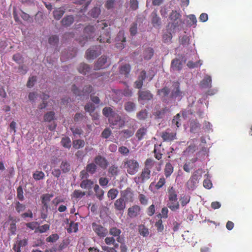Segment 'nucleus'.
Returning <instances> with one entry per match:
<instances>
[{
	"mask_svg": "<svg viewBox=\"0 0 252 252\" xmlns=\"http://www.w3.org/2000/svg\"><path fill=\"white\" fill-rule=\"evenodd\" d=\"M156 162L151 158H148L145 163V166L138 176L134 177V181L137 185L143 184L151 177V169Z\"/></svg>",
	"mask_w": 252,
	"mask_h": 252,
	"instance_id": "obj_2",
	"label": "nucleus"
},
{
	"mask_svg": "<svg viewBox=\"0 0 252 252\" xmlns=\"http://www.w3.org/2000/svg\"><path fill=\"white\" fill-rule=\"evenodd\" d=\"M118 151L119 153L124 156L128 155L129 153V149L127 147L123 146L120 147L119 148Z\"/></svg>",
	"mask_w": 252,
	"mask_h": 252,
	"instance_id": "obj_58",
	"label": "nucleus"
},
{
	"mask_svg": "<svg viewBox=\"0 0 252 252\" xmlns=\"http://www.w3.org/2000/svg\"><path fill=\"white\" fill-rule=\"evenodd\" d=\"M74 22V17L72 15L65 16L62 20L61 23L63 26L68 27Z\"/></svg>",
	"mask_w": 252,
	"mask_h": 252,
	"instance_id": "obj_28",
	"label": "nucleus"
},
{
	"mask_svg": "<svg viewBox=\"0 0 252 252\" xmlns=\"http://www.w3.org/2000/svg\"><path fill=\"white\" fill-rule=\"evenodd\" d=\"M134 131L131 129H124L120 131V134L125 138H128L134 134Z\"/></svg>",
	"mask_w": 252,
	"mask_h": 252,
	"instance_id": "obj_37",
	"label": "nucleus"
},
{
	"mask_svg": "<svg viewBox=\"0 0 252 252\" xmlns=\"http://www.w3.org/2000/svg\"><path fill=\"white\" fill-rule=\"evenodd\" d=\"M59 238V236L57 234H53L47 238L46 241L48 242L54 243L57 241Z\"/></svg>",
	"mask_w": 252,
	"mask_h": 252,
	"instance_id": "obj_54",
	"label": "nucleus"
},
{
	"mask_svg": "<svg viewBox=\"0 0 252 252\" xmlns=\"http://www.w3.org/2000/svg\"><path fill=\"white\" fill-rule=\"evenodd\" d=\"M108 183L109 180L106 177H101L99 179V184L101 187H106Z\"/></svg>",
	"mask_w": 252,
	"mask_h": 252,
	"instance_id": "obj_62",
	"label": "nucleus"
},
{
	"mask_svg": "<svg viewBox=\"0 0 252 252\" xmlns=\"http://www.w3.org/2000/svg\"><path fill=\"white\" fill-rule=\"evenodd\" d=\"M158 94L162 101L167 103H171L173 100L174 102L176 100L180 101L184 94L180 90V84L177 82H174L170 89L165 87L159 90Z\"/></svg>",
	"mask_w": 252,
	"mask_h": 252,
	"instance_id": "obj_1",
	"label": "nucleus"
},
{
	"mask_svg": "<svg viewBox=\"0 0 252 252\" xmlns=\"http://www.w3.org/2000/svg\"><path fill=\"white\" fill-rule=\"evenodd\" d=\"M115 113V112L109 107H105L102 110V113L103 115L108 118V120H109V118L113 116V113Z\"/></svg>",
	"mask_w": 252,
	"mask_h": 252,
	"instance_id": "obj_35",
	"label": "nucleus"
},
{
	"mask_svg": "<svg viewBox=\"0 0 252 252\" xmlns=\"http://www.w3.org/2000/svg\"><path fill=\"white\" fill-rule=\"evenodd\" d=\"M173 172V167L170 163H167L164 169V174L166 177H169Z\"/></svg>",
	"mask_w": 252,
	"mask_h": 252,
	"instance_id": "obj_36",
	"label": "nucleus"
},
{
	"mask_svg": "<svg viewBox=\"0 0 252 252\" xmlns=\"http://www.w3.org/2000/svg\"><path fill=\"white\" fill-rule=\"evenodd\" d=\"M197 140L194 138L190 142V144L188 147L186 149L185 152L188 153H193L197 149Z\"/></svg>",
	"mask_w": 252,
	"mask_h": 252,
	"instance_id": "obj_24",
	"label": "nucleus"
},
{
	"mask_svg": "<svg viewBox=\"0 0 252 252\" xmlns=\"http://www.w3.org/2000/svg\"><path fill=\"white\" fill-rule=\"evenodd\" d=\"M94 190L95 192V195L97 197V198L100 200H101L103 199V195H104V191L101 189L99 187V186L96 184L94 185Z\"/></svg>",
	"mask_w": 252,
	"mask_h": 252,
	"instance_id": "obj_30",
	"label": "nucleus"
},
{
	"mask_svg": "<svg viewBox=\"0 0 252 252\" xmlns=\"http://www.w3.org/2000/svg\"><path fill=\"white\" fill-rule=\"evenodd\" d=\"M181 15L177 11H172L169 16V19L171 21L172 25L174 28L178 27L181 24L182 21L180 19Z\"/></svg>",
	"mask_w": 252,
	"mask_h": 252,
	"instance_id": "obj_11",
	"label": "nucleus"
},
{
	"mask_svg": "<svg viewBox=\"0 0 252 252\" xmlns=\"http://www.w3.org/2000/svg\"><path fill=\"white\" fill-rule=\"evenodd\" d=\"M15 209L16 211L20 213L21 212L24 211L26 209V205L17 201L15 203Z\"/></svg>",
	"mask_w": 252,
	"mask_h": 252,
	"instance_id": "obj_49",
	"label": "nucleus"
},
{
	"mask_svg": "<svg viewBox=\"0 0 252 252\" xmlns=\"http://www.w3.org/2000/svg\"><path fill=\"white\" fill-rule=\"evenodd\" d=\"M108 197L111 199H114L118 194V190L116 189H112L108 192Z\"/></svg>",
	"mask_w": 252,
	"mask_h": 252,
	"instance_id": "obj_45",
	"label": "nucleus"
},
{
	"mask_svg": "<svg viewBox=\"0 0 252 252\" xmlns=\"http://www.w3.org/2000/svg\"><path fill=\"white\" fill-rule=\"evenodd\" d=\"M85 145V142L83 140H76L73 141V146L75 149H79L82 148Z\"/></svg>",
	"mask_w": 252,
	"mask_h": 252,
	"instance_id": "obj_47",
	"label": "nucleus"
},
{
	"mask_svg": "<svg viewBox=\"0 0 252 252\" xmlns=\"http://www.w3.org/2000/svg\"><path fill=\"white\" fill-rule=\"evenodd\" d=\"M200 124L197 121H192L190 124V131L192 133H195L200 128Z\"/></svg>",
	"mask_w": 252,
	"mask_h": 252,
	"instance_id": "obj_31",
	"label": "nucleus"
},
{
	"mask_svg": "<svg viewBox=\"0 0 252 252\" xmlns=\"http://www.w3.org/2000/svg\"><path fill=\"white\" fill-rule=\"evenodd\" d=\"M168 207L172 211L178 210L179 208V204L177 201V194L173 187L168 189Z\"/></svg>",
	"mask_w": 252,
	"mask_h": 252,
	"instance_id": "obj_4",
	"label": "nucleus"
},
{
	"mask_svg": "<svg viewBox=\"0 0 252 252\" xmlns=\"http://www.w3.org/2000/svg\"><path fill=\"white\" fill-rule=\"evenodd\" d=\"M50 228V225L47 224H44L43 225L40 226L38 227V231L40 233H44L48 230Z\"/></svg>",
	"mask_w": 252,
	"mask_h": 252,
	"instance_id": "obj_64",
	"label": "nucleus"
},
{
	"mask_svg": "<svg viewBox=\"0 0 252 252\" xmlns=\"http://www.w3.org/2000/svg\"><path fill=\"white\" fill-rule=\"evenodd\" d=\"M107 25L105 23H102L96 26V28L97 29L101 28L103 31V33L101 34L97 39L100 42H111L109 32L108 31V29H104V28L107 27Z\"/></svg>",
	"mask_w": 252,
	"mask_h": 252,
	"instance_id": "obj_5",
	"label": "nucleus"
},
{
	"mask_svg": "<svg viewBox=\"0 0 252 252\" xmlns=\"http://www.w3.org/2000/svg\"><path fill=\"white\" fill-rule=\"evenodd\" d=\"M92 228L96 235L100 238H104L107 235V229L105 227L95 222L92 223Z\"/></svg>",
	"mask_w": 252,
	"mask_h": 252,
	"instance_id": "obj_6",
	"label": "nucleus"
},
{
	"mask_svg": "<svg viewBox=\"0 0 252 252\" xmlns=\"http://www.w3.org/2000/svg\"><path fill=\"white\" fill-rule=\"evenodd\" d=\"M137 25L136 23H133L130 28V32L131 35H135L137 33Z\"/></svg>",
	"mask_w": 252,
	"mask_h": 252,
	"instance_id": "obj_59",
	"label": "nucleus"
},
{
	"mask_svg": "<svg viewBox=\"0 0 252 252\" xmlns=\"http://www.w3.org/2000/svg\"><path fill=\"white\" fill-rule=\"evenodd\" d=\"M202 64V63L200 61H199L198 62L193 63L192 61H189L187 63V66L190 68H193L195 67H197L198 66H200Z\"/></svg>",
	"mask_w": 252,
	"mask_h": 252,
	"instance_id": "obj_60",
	"label": "nucleus"
},
{
	"mask_svg": "<svg viewBox=\"0 0 252 252\" xmlns=\"http://www.w3.org/2000/svg\"><path fill=\"white\" fill-rule=\"evenodd\" d=\"M161 137L164 141H171L176 139V133L166 130L162 132Z\"/></svg>",
	"mask_w": 252,
	"mask_h": 252,
	"instance_id": "obj_22",
	"label": "nucleus"
},
{
	"mask_svg": "<svg viewBox=\"0 0 252 252\" xmlns=\"http://www.w3.org/2000/svg\"><path fill=\"white\" fill-rule=\"evenodd\" d=\"M151 21L153 26L157 29H159L161 26L162 22L160 18L158 16L157 10L155 9L151 14Z\"/></svg>",
	"mask_w": 252,
	"mask_h": 252,
	"instance_id": "obj_9",
	"label": "nucleus"
},
{
	"mask_svg": "<svg viewBox=\"0 0 252 252\" xmlns=\"http://www.w3.org/2000/svg\"><path fill=\"white\" fill-rule=\"evenodd\" d=\"M55 113L53 112H49L44 116V121L46 122H51L54 118Z\"/></svg>",
	"mask_w": 252,
	"mask_h": 252,
	"instance_id": "obj_53",
	"label": "nucleus"
},
{
	"mask_svg": "<svg viewBox=\"0 0 252 252\" xmlns=\"http://www.w3.org/2000/svg\"><path fill=\"white\" fill-rule=\"evenodd\" d=\"M108 172L112 176H116L118 174L119 169L117 166L112 165L109 167Z\"/></svg>",
	"mask_w": 252,
	"mask_h": 252,
	"instance_id": "obj_52",
	"label": "nucleus"
},
{
	"mask_svg": "<svg viewBox=\"0 0 252 252\" xmlns=\"http://www.w3.org/2000/svg\"><path fill=\"white\" fill-rule=\"evenodd\" d=\"M65 10L63 7L55 8L53 12L54 18L57 20H60L65 13Z\"/></svg>",
	"mask_w": 252,
	"mask_h": 252,
	"instance_id": "obj_23",
	"label": "nucleus"
},
{
	"mask_svg": "<svg viewBox=\"0 0 252 252\" xmlns=\"http://www.w3.org/2000/svg\"><path fill=\"white\" fill-rule=\"evenodd\" d=\"M108 120L112 125L118 126L120 127H122L125 125V121L116 112L113 113V116Z\"/></svg>",
	"mask_w": 252,
	"mask_h": 252,
	"instance_id": "obj_8",
	"label": "nucleus"
},
{
	"mask_svg": "<svg viewBox=\"0 0 252 252\" xmlns=\"http://www.w3.org/2000/svg\"><path fill=\"white\" fill-rule=\"evenodd\" d=\"M172 124L176 125L177 127H179L181 124L180 123V114H177L172 120Z\"/></svg>",
	"mask_w": 252,
	"mask_h": 252,
	"instance_id": "obj_57",
	"label": "nucleus"
},
{
	"mask_svg": "<svg viewBox=\"0 0 252 252\" xmlns=\"http://www.w3.org/2000/svg\"><path fill=\"white\" fill-rule=\"evenodd\" d=\"M147 132V130L146 128L142 127V128H139L137 130V131L135 134L136 137L138 139V140H139V141L141 140L144 137V136L146 135Z\"/></svg>",
	"mask_w": 252,
	"mask_h": 252,
	"instance_id": "obj_33",
	"label": "nucleus"
},
{
	"mask_svg": "<svg viewBox=\"0 0 252 252\" xmlns=\"http://www.w3.org/2000/svg\"><path fill=\"white\" fill-rule=\"evenodd\" d=\"M61 143L62 145L64 148L69 149L71 147V140L68 137H63Z\"/></svg>",
	"mask_w": 252,
	"mask_h": 252,
	"instance_id": "obj_39",
	"label": "nucleus"
},
{
	"mask_svg": "<svg viewBox=\"0 0 252 252\" xmlns=\"http://www.w3.org/2000/svg\"><path fill=\"white\" fill-rule=\"evenodd\" d=\"M44 177V173L43 172L40 171H36L33 174V177L36 180H40L43 179Z\"/></svg>",
	"mask_w": 252,
	"mask_h": 252,
	"instance_id": "obj_48",
	"label": "nucleus"
},
{
	"mask_svg": "<svg viewBox=\"0 0 252 252\" xmlns=\"http://www.w3.org/2000/svg\"><path fill=\"white\" fill-rule=\"evenodd\" d=\"M124 167L127 173L131 175H134L139 170V163L133 159H125L123 161Z\"/></svg>",
	"mask_w": 252,
	"mask_h": 252,
	"instance_id": "obj_3",
	"label": "nucleus"
},
{
	"mask_svg": "<svg viewBox=\"0 0 252 252\" xmlns=\"http://www.w3.org/2000/svg\"><path fill=\"white\" fill-rule=\"evenodd\" d=\"M95 164L99 166L102 169H106L108 165L107 160L101 156H97L94 158Z\"/></svg>",
	"mask_w": 252,
	"mask_h": 252,
	"instance_id": "obj_15",
	"label": "nucleus"
},
{
	"mask_svg": "<svg viewBox=\"0 0 252 252\" xmlns=\"http://www.w3.org/2000/svg\"><path fill=\"white\" fill-rule=\"evenodd\" d=\"M73 93L79 96L87 95L93 91V87L91 85H88L84 87L83 90L81 91L75 85H73L72 88Z\"/></svg>",
	"mask_w": 252,
	"mask_h": 252,
	"instance_id": "obj_10",
	"label": "nucleus"
},
{
	"mask_svg": "<svg viewBox=\"0 0 252 252\" xmlns=\"http://www.w3.org/2000/svg\"><path fill=\"white\" fill-rule=\"evenodd\" d=\"M100 54V46H93L86 51V58L87 60H94Z\"/></svg>",
	"mask_w": 252,
	"mask_h": 252,
	"instance_id": "obj_7",
	"label": "nucleus"
},
{
	"mask_svg": "<svg viewBox=\"0 0 252 252\" xmlns=\"http://www.w3.org/2000/svg\"><path fill=\"white\" fill-rule=\"evenodd\" d=\"M122 231L116 227H112L109 229V234L113 237L116 238V241L119 243H122L125 241L123 237L121 236Z\"/></svg>",
	"mask_w": 252,
	"mask_h": 252,
	"instance_id": "obj_13",
	"label": "nucleus"
},
{
	"mask_svg": "<svg viewBox=\"0 0 252 252\" xmlns=\"http://www.w3.org/2000/svg\"><path fill=\"white\" fill-rule=\"evenodd\" d=\"M118 93L121 94L125 96L130 97L132 95V92L130 89L126 88L124 90H120L118 91Z\"/></svg>",
	"mask_w": 252,
	"mask_h": 252,
	"instance_id": "obj_42",
	"label": "nucleus"
},
{
	"mask_svg": "<svg viewBox=\"0 0 252 252\" xmlns=\"http://www.w3.org/2000/svg\"><path fill=\"white\" fill-rule=\"evenodd\" d=\"M108 64L107 63V58L105 56H102L99 58L94 65V69L98 70L107 67Z\"/></svg>",
	"mask_w": 252,
	"mask_h": 252,
	"instance_id": "obj_18",
	"label": "nucleus"
},
{
	"mask_svg": "<svg viewBox=\"0 0 252 252\" xmlns=\"http://www.w3.org/2000/svg\"><path fill=\"white\" fill-rule=\"evenodd\" d=\"M95 28L93 26H88L84 29L85 32L88 34L87 38H93L94 36Z\"/></svg>",
	"mask_w": 252,
	"mask_h": 252,
	"instance_id": "obj_26",
	"label": "nucleus"
},
{
	"mask_svg": "<svg viewBox=\"0 0 252 252\" xmlns=\"http://www.w3.org/2000/svg\"><path fill=\"white\" fill-rule=\"evenodd\" d=\"M121 198H124L125 202H132L134 200V194L130 188H127L121 192Z\"/></svg>",
	"mask_w": 252,
	"mask_h": 252,
	"instance_id": "obj_14",
	"label": "nucleus"
},
{
	"mask_svg": "<svg viewBox=\"0 0 252 252\" xmlns=\"http://www.w3.org/2000/svg\"><path fill=\"white\" fill-rule=\"evenodd\" d=\"M199 85L202 89L210 88L212 87L211 77L206 75L204 78L200 82Z\"/></svg>",
	"mask_w": 252,
	"mask_h": 252,
	"instance_id": "obj_20",
	"label": "nucleus"
},
{
	"mask_svg": "<svg viewBox=\"0 0 252 252\" xmlns=\"http://www.w3.org/2000/svg\"><path fill=\"white\" fill-rule=\"evenodd\" d=\"M23 193L22 187L21 186H19L17 189V197L21 201H23L24 200Z\"/></svg>",
	"mask_w": 252,
	"mask_h": 252,
	"instance_id": "obj_51",
	"label": "nucleus"
},
{
	"mask_svg": "<svg viewBox=\"0 0 252 252\" xmlns=\"http://www.w3.org/2000/svg\"><path fill=\"white\" fill-rule=\"evenodd\" d=\"M60 168L63 172L67 173L70 170V164L66 160L63 161L60 165Z\"/></svg>",
	"mask_w": 252,
	"mask_h": 252,
	"instance_id": "obj_34",
	"label": "nucleus"
},
{
	"mask_svg": "<svg viewBox=\"0 0 252 252\" xmlns=\"http://www.w3.org/2000/svg\"><path fill=\"white\" fill-rule=\"evenodd\" d=\"M117 42H126V37H125V33L123 31H120L118 34L115 39Z\"/></svg>",
	"mask_w": 252,
	"mask_h": 252,
	"instance_id": "obj_46",
	"label": "nucleus"
},
{
	"mask_svg": "<svg viewBox=\"0 0 252 252\" xmlns=\"http://www.w3.org/2000/svg\"><path fill=\"white\" fill-rule=\"evenodd\" d=\"M130 70V66L129 64H125L120 68V72L121 74H124L126 76L129 73Z\"/></svg>",
	"mask_w": 252,
	"mask_h": 252,
	"instance_id": "obj_41",
	"label": "nucleus"
},
{
	"mask_svg": "<svg viewBox=\"0 0 252 252\" xmlns=\"http://www.w3.org/2000/svg\"><path fill=\"white\" fill-rule=\"evenodd\" d=\"M171 68L173 70H179L182 68V64L180 60H173L171 63Z\"/></svg>",
	"mask_w": 252,
	"mask_h": 252,
	"instance_id": "obj_38",
	"label": "nucleus"
},
{
	"mask_svg": "<svg viewBox=\"0 0 252 252\" xmlns=\"http://www.w3.org/2000/svg\"><path fill=\"white\" fill-rule=\"evenodd\" d=\"M153 49L151 48H148L144 51L143 53V56L145 59L149 60L153 56Z\"/></svg>",
	"mask_w": 252,
	"mask_h": 252,
	"instance_id": "obj_40",
	"label": "nucleus"
},
{
	"mask_svg": "<svg viewBox=\"0 0 252 252\" xmlns=\"http://www.w3.org/2000/svg\"><path fill=\"white\" fill-rule=\"evenodd\" d=\"M78 69L80 73L86 75L87 73L90 72L91 67L88 64L82 63L79 65Z\"/></svg>",
	"mask_w": 252,
	"mask_h": 252,
	"instance_id": "obj_29",
	"label": "nucleus"
},
{
	"mask_svg": "<svg viewBox=\"0 0 252 252\" xmlns=\"http://www.w3.org/2000/svg\"><path fill=\"white\" fill-rule=\"evenodd\" d=\"M139 100H149L153 97V95L147 90H140L138 92Z\"/></svg>",
	"mask_w": 252,
	"mask_h": 252,
	"instance_id": "obj_21",
	"label": "nucleus"
},
{
	"mask_svg": "<svg viewBox=\"0 0 252 252\" xmlns=\"http://www.w3.org/2000/svg\"><path fill=\"white\" fill-rule=\"evenodd\" d=\"M125 110L127 112H132L136 110V105L132 101H127L124 104Z\"/></svg>",
	"mask_w": 252,
	"mask_h": 252,
	"instance_id": "obj_25",
	"label": "nucleus"
},
{
	"mask_svg": "<svg viewBox=\"0 0 252 252\" xmlns=\"http://www.w3.org/2000/svg\"><path fill=\"white\" fill-rule=\"evenodd\" d=\"M100 9L97 7L93 8L89 12V14L93 18H97L100 13Z\"/></svg>",
	"mask_w": 252,
	"mask_h": 252,
	"instance_id": "obj_43",
	"label": "nucleus"
},
{
	"mask_svg": "<svg viewBox=\"0 0 252 252\" xmlns=\"http://www.w3.org/2000/svg\"><path fill=\"white\" fill-rule=\"evenodd\" d=\"M172 39V34L169 32H166L163 35V40L165 43H169Z\"/></svg>",
	"mask_w": 252,
	"mask_h": 252,
	"instance_id": "obj_55",
	"label": "nucleus"
},
{
	"mask_svg": "<svg viewBox=\"0 0 252 252\" xmlns=\"http://www.w3.org/2000/svg\"><path fill=\"white\" fill-rule=\"evenodd\" d=\"M126 202L124 200V198H119L117 199L114 203L115 209L119 211L120 213L124 212L126 208Z\"/></svg>",
	"mask_w": 252,
	"mask_h": 252,
	"instance_id": "obj_17",
	"label": "nucleus"
},
{
	"mask_svg": "<svg viewBox=\"0 0 252 252\" xmlns=\"http://www.w3.org/2000/svg\"><path fill=\"white\" fill-rule=\"evenodd\" d=\"M97 168V165L95 164V163H90L86 165L85 169L89 172V173L91 175H93L96 171Z\"/></svg>",
	"mask_w": 252,
	"mask_h": 252,
	"instance_id": "obj_32",
	"label": "nucleus"
},
{
	"mask_svg": "<svg viewBox=\"0 0 252 252\" xmlns=\"http://www.w3.org/2000/svg\"><path fill=\"white\" fill-rule=\"evenodd\" d=\"M148 112L146 110H142L137 113V118L140 120H144L147 118Z\"/></svg>",
	"mask_w": 252,
	"mask_h": 252,
	"instance_id": "obj_44",
	"label": "nucleus"
},
{
	"mask_svg": "<svg viewBox=\"0 0 252 252\" xmlns=\"http://www.w3.org/2000/svg\"><path fill=\"white\" fill-rule=\"evenodd\" d=\"M94 109L95 107L94 105L91 103H88L85 106V110L86 112L92 113L94 111Z\"/></svg>",
	"mask_w": 252,
	"mask_h": 252,
	"instance_id": "obj_56",
	"label": "nucleus"
},
{
	"mask_svg": "<svg viewBox=\"0 0 252 252\" xmlns=\"http://www.w3.org/2000/svg\"><path fill=\"white\" fill-rule=\"evenodd\" d=\"M59 41V38L56 35H52L49 38V43L52 45H55Z\"/></svg>",
	"mask_w": 252,
	"mask_h": 252,
	"instance_id": "obj_63",
	"label": "nucleus"
},
{
	"mask_svg": "<svg viewBox=\"0 0 252 252\" xmlns=\"http://www.w3.org/2000/svg\"><path fill=\"white\" fill-rule=\"evenodd\" d=\"M141 208L138 205H133L127 210V215L130 218H134L140 215Z\"/></svg>",
	"mask_w": 252,
	"mask_h": 252,
	"instance_id": "obj_16",
	"label": "nucleus"
},
{
	"mask_svg": "<svg viewBox=\"0 0 252 252\" xmlns=\"http://www.w3.org/2000/svg\"><path fill=\"white\" fill-rule=\"evenodd\" d=\"M200 178L201 175H199L198 171H195L187 183L188 188L193 189L197 186Z\"/></svg>",
	"mask_w": 252,
	"mask_h": 252,
	"instance_id": "obj_12",
	"label": "nucleus"
},
{
	"mask_svg": "<svg viewBox=\"0 0 252 252\" xmlns=\"http://www.w3.org/2000/svg\"><path fill=\"white\" fill-rule=\"evenodd\" d=\"M53 196V194L46 193L43 194L41 197V202L43 205V207L46 209V211H48L49 208V202Z\"/></svg>",
	"mask_w": 252,
	"mask_h": 252,
	"instance_id": "obj_19",
	"label": "nucleus"
},
{
	"mask_svg": "<svg viewBox=\"0 0 252 252\" xmlns=\"http://www.w3.org/2000/svg\"><path fill=\"white\" fill-rule=\"evenodd\" d=\"M85 195V192L82 191L80 190L75 189L73 191V196L74 197L77 198H82Z\"/></svg>",
	"mask_w": 252,
	"mask_h": 252,
	"instance_id": "obj_61",
	"label": "nucleus"
},
{
	"mask_svg": "<svg viewBox=\"0 0 252 252\" xmlns=\"http://www.w3.org/2000/svg\"><path fill=\"white\" fill-rule=\"evenodd\" d=\"M94 184L93 181L89 179L83 180L80 186L81 188L86 189H91L92 188V186Z\"/></svg>",
	"mask_w": 252,
	"mask_h": 252,
	"instance_id": "obj_27",
	"label": "nucleus"
},
{
	"mask_svg": "<svg viewBox=\"0 0 252 252\" xmlns=\"http://www.w3.org/2000/svg\"><path fill=\"white\" fill-rule=\"evenodd\" d=\"M115 0H107L105 3V7L107 9H112L115 7Z\"/></svg>",
	"mask_w": 252,
	"mask_h": 252,
	"instance_id": "obj_50",
	"label": "nucleus"
}]
</instances>
